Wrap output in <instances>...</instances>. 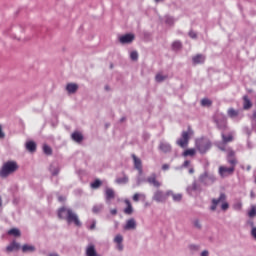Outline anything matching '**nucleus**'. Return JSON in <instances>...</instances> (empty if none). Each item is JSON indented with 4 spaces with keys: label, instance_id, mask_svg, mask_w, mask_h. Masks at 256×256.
<instances>
[{
    "label": "nucleus",
    "instance_id": "nucleus-1",
    "mask_svg": "<svg viewBox=\"0 0 256 256\" xmlns=\"http://www.w3.org/2000/svg\"><path fill=\"white\" fill-rule=\"evenodd\" d=\"M58 217L59 219H64L65 221H67L69 225L73 223L74 225H76V227H81V221L79 220V216L71 208H67L65 206L61 207L58 210Z\"/></svg>",
    "mask_w": 256,
    "mask_h": 256
},
{
    "label": "nucleus",
    "instance_id": "nucleus-2",
    "mask_svg": "<svg viewBox=\"0 0 256 256\" xmlns=\"http://www.w3.org/2000/svg\"><path fill=\"white\" fill-rule=\"evenodd\" d=\"M17 171H19V164H17L16 161H7L0 169V177L1 179H7L9 175H13V173H17Z\"/></svg>",
    "mask_w": 256,
    "mask_h": 256
},
{
    "label": "nucleus",
    "instance_id": "nucleus-3",
    "mask_svg": "<svg viewBox=\"0 0 256 256\" xmlns=\"http://www.w3.org/2000/svg\"><path fill=\"white\" fill-rule=\"evenodd\" d=\"M196 147L200 153H207L211 149V141L207 138L196 140Z\"/></svg>",
    "mask_w": 256,
    "mask_h": 256
},
{
    "label": "nucleus",
    "instance_id": "nucleus-4",
    "mask_svg": "<svg viewBox=\"0 0 256 256\" xmlns=\"http://www.w3.org/2000/svg\"><path fill=\"white\" fill-rule=\"evenodd\" d=\"M192 135L193 130L189 127L188 131L182 132V138L177 140V145H179V147H182V149H185V147L189 145V137H191Z\"/></svg>",
    "mask_w": 256,
    "mask_h": 256
},
{
    "label": "nucleus",
    "instance_id": "nucleus-5",
    "mask_svg": "<svg viewBox=\"0 0 256 256\" xmlns=\"http://www.w3.org/2000/svg\"><path fill=\"white\" fill-rule=\"evenodd\" d=\"M216 178L213 174H210L209 172H204L199 176V182L202 183V185H213L215 183Z\"/></svg>",
    "mask_w": 256,
    "mask_h": 256
},
{
    "label": "nucleus",
    "instance_id": "nucleus-6",
    "mask_svg": "<svg viewBox=\"0 0 256 256\" xmlns=\"http://www.w3.org/2000/svg\"><path fill=\"white\" fill-rule=\"evenodd\" d=\"M167 193L163 192L162 190H156L153 195V201H156V203H165L167 201Z\"/></svg>",
    "mask_w": 256,
    "mask_h": 256
},
{
    "label": "nucleus",
    "instance_id": "nucleus-7",
    "mask_svg": "<svg viewBox=\"0 0 256 256\" xmlns=\"http://www.w3.org/2000/svg\"><path fill=\"white\" fill-rule=\"evenodd\" d=\"M235 173V166L231 165V167L227 168L225 166L219 167V175L221 177H227L228 175H233Z\"/></svg>",
    "mask_w": 256,
    "mask_h": 256
},
{
    "label": "nucleus",
    "instance_id": "nucleus-8",
    "mask_svg": "<svg viewBox=\"0 0 256 256\" xmlns=\"http://www.w3.org/2000/svg\"><path fill=\"white\" fill-rule=\"evenodd\" d=\"M224 201H227V196L225 193H221L218 199L212 200L211 211H215L217 209V205H221Z\"/></svg>",
    "mask_w": 256,
    "mask_h": 256
},
{
    "label": "nucleus",
    "instance_id": "nucleus-9",
    "mask_svg": "<svg viewBox=\"0 0 256 256\" xmlns=\"http://www.w3.org/2000/svg\"><path fill=\"white\" fill-rule=\"evenodd\" d=\"M121 45H129L132 41H135L134 34H125L119 37Z\"/></svg>",
    "mask_w": 256,
    "mask_h": 256
},
{
    "label": "nucleus",
    "instance_id": "nucleus-10",
    "mask_svg": "<svg viewBox=\"0 0 256 256\" xmlns=\"http://www.w3.org/2000/svg\"><path fill=\"white\" fill-rule=\"evenodd\" d=\"M166 195H168V197H172V200L174 201V203H181L183 201L182 193H175L172 190H168L166 192Z\"/></svg>",
    "mask_w": 256,
    "mask_h": 256
},
{
    "label": "nucleus",
    "instance_id": "nucleus-11",
    "mask_svg": "<svg viewBox=\"0 0 256 256\" xmlns=\"http://www.w3.org/2000/svg\"><path fill=\"white\" fill-rule=\"evenodd\" d=\"M86 256H102L101 254L97 253V249L95 248V244L90 243L87 245L85 250Z\"/></svg>",
    "mask_w": 256,
    "mask_h": 256
},
{
    "label": "nucleus",
    "instance_id": "nucleus-12",
    "mask_svg": "<svg viewBox=\"0 0 256 256\" xmlns=\"http://www.w3.org/2000/svg\"><path fill=\"white\" fill-rule=\"evenodd\" d=\"M137 229V221H135V218H131L126 221V224L124 225L125 231H135Z\"/></svg>",
    "mask_w": 256,
    "mask_h": 256
},
{
    "label": "nucleus",
    "instance_id": "nucleus-13",
    "mask_svg": "<svg viewBox=\"0 0 256 256\" xmlns=\"http://www.w3.org/2000/svg\"><path fill=\"white\" fill-rule=\"evenodd\" d=\"M65 89H66L68 95H75V93H77V91H79V84H77V83H68L66 85Z\"/></svg>",
    "mask_w": 256,
    "mask_h": 256
},
{
    "label": "nucleus",
    "instance_id": "nucleus-14",
    "mask_svg": "<svg viewBox=\"0 0 256 256\" xmlns=\"http://www.w3.org/2000/svg\"><path fill=\"white\" fill-rule=\"evenodd\" d=\"M132 159L134 161L135 169H137V171H139V174L142 175L143 174V164L141 162V159H139L137 156H135V154L132 155Z\"/></svg>",
    "mask_w": 256,
    "mask_h": 256
},
{
    "label": "nucleus",
    "instance_id": "nucleus-15",
    "mask_svg": "<svg viewBox=\"0 0 256 256\" xmlns=\"http://www.w3.org/2000/svg\"><path fill=\"white\" fill-rule=\"evenodd\" d=\"M147 183H149V185H153V187L159 188L161 187V182H159L157 180V175L156 174H152L151 176H149L146 179Z\"/></svg>",
    "mask_w": 256,
    "mask_h": 256
},
{
    "label": "nucleus",
    "instance_id": "nucleus-16",
    "mask_svg": "<svg viewBox=\"0 0 256 256\" xmlns=\"http://www.w3.org/2000/svg\"><path fill=\"white\" fill-rule=\"evenodd\" d=\"M186 191L189 193V195H191L193 191H201V184L197 183V181H194L192 185L187 187Z\"/></svg>",
    "mask_w": 256,
    "mask_h": 256
},
{
    "label": "nucleus",
    "instance_id": "nucleus-17",
    "mask_svg": "<svg viewBox=\"0 0 256 256\" xmlns=\"http://www.w3.org/2000/svg\"><path fill=\"white\" fill-rule=\"evenodd\" d=\"M19 249H21V245L14 241L6 247V253H13V251H19Z\"/></svg>",
    "mask_w": 256,
    "mask_h": 256
},
{
    "label": "nucleus",
    "instance_id": "nucleus-18",
    "mask_svg": "<svg viewBox=\"0 0 256 256\" xmlns=\"http://www.w3.org/2000/svg\"><path fill=\"white\" fill-rule=\"evenodd\" d=\"M227 161L230 163V165H237V159L235 158V151L229 150L228 156H227Z\"/></svg>",
    "mask_w": 256,
    "mask_h": 256
},
{
    "label": "nucleus",
    "instance_id": "nucleus-19",
    "mask_svg": "<svg viewBox=\"0 0 256 256\" xmlns=\"http://www.w3.org/2000/svg\"><path fill=\"white\" fill-rule=\"evenodd\" d=\"M26 149L30 153H35L37 151V144L34 141L26 142Z\"/></svg>",
    "mask_w": 256,
    "mask_h": 256
},
{
    "label": "nucleus",
    "instance_id": "nucleus-20",
    "mask_svg": "<svg viewBox=\"0 0 256 256\" xmlns=\"http://www.w3.org/2000/svg\"><path fill=\"white\" fill-rule=\"evenodd\" d=\"M71 139L75 141L76 143H81L83 141V134L81 132H74L71 135Z\"/></svg>",
    "mask_w": 256,
    "mask_h": 256
},
{
    "label": "nucleus",
    "instance_id": "nucleus-21",
    "mask_svg": "<svg viewBox=\"0 0 256 256\" xmlns=\"http://www.w3.org/2000/svg\"><path fill=\"white\" fill-rule=\"evenodd\" d=\"M192 61L195 64H203L205 63V56L203 54H197L192 58Z\"/></svg>",
    "mask_w": 256,
    "mask_h": 256
},
{
    "label": "nucleus",
    "instance_id": "nucleus-22",
    "mask_svg": "<svg viewBox=\"0 0 256 256\" xmlns=\"http://www.w3.org/2000/svg\"><path fill=\"white\" fill-rule=\"evenodd\" d=\"M35 251H36V248L33 245L24 244L22 246V252L24 253H35Z\"/></svg>",
    "mask_w": 256,
    "mask_h": 256
},
{
    "label": "nucleus",
    "instance_id": "nucleus-23",
    "mask_svg": "<svg viewBox=\"0 0 256 256\" xmlns=\"http://www.w3.org/2000/svg\"><path fill=\"white\" fill-rule=\"evenodd\" d=\"M159 149L160 151H162V153H169L171 151V145L165 142H161L159 145Z\"/></svg>",
    "mask_w": 256,
    "mask_h": 256
},
{
    "label": "nucleus",
    "instance_id": "nucleus-24",
    "mask_svg": "<svg viewBox=\"0 0 256 256\" xmlns=\"http://www.w3.org/2000/svg\"><path fill=\"white\" fill-rule=\"evenodd\" d=\"M106 201H111V199H115V191L111 188H106Z\"/></svg>",
    "mask_w": 256,
    "mask_h": 256
},
{
    "label": "nucleus",
    "instance_id": "nucleus-25",
    "mask_svg": "<svg viewBox=\"0 0 256 256\" xmlns=\"http://www.w3.org/2000/svg\"><path fill=\"white\" fill-rule=\"evenodd\" d=\"M127 207L124 209L126 215H133V206L129 200H125Z\"/></svg>",
    "mask_w": 256,
    "mask_h": 256
},
{
    "label": "nucleus",
    "instance_id": "nucleus-26",
    "mask_svg": "<svg viewBox=\"0 0 256 256\" xmlns=\"http://www.w3.org/2000/svg\"><path fill=\"white\" fill-rule=\"evenodd\" d=\"M243 108L244 109H251V107H253V104L251 103V100L249 99V97L244 96L243 97Z\"/></svg>",
    "mask_w": 256,
    "mask_h": 256
},
{
    "label": "nucleus",
    "instance_id": "nucleus-27",
    "mask_svg": "<svg viewBox=\"0 0 256 256\" xmlns=\"http://www.w3.org/2000/svg\"><path fill=\"white\" fill-rule=\"evenodd\" d=\"M182 48H183V44H181V41H174L172 43L173 51H181Z\"/></svg>",
    "mask_w": 256,
    "mask_h": 256
},
{
    "label": "nucleus",
    "instance_id": "nucleus-28",
    "mask_svg": "<svg viewBox=\"0 0 256 256\" xmlns=\"http://www.w3.org/2000/svg\"><path fill=\"white\" fill-rule=\"evenodd\" d=\"M192 224H193V227L195 229H198V231H201L203 229V225L201 224V220H199L198 218L194 219Z\"/></svg>",
    "mask_w": 256,
    "mask_h": 256
},
{
    "label": "nucleus",
    "instance_id": "nucleus-29",
    "mask_svg": "<svg viewBox=\"0 0 256 256\" xmlns=\"http://www.w3.org/2000/svg\"><path fill=\"white\" fill-rule=\"evenodd\" d=\"M8 235H13V237H21V231L17 228H12L8 231Z\"/></svg>",
    "mask_w": 256,
    "mask_h": 256
},
{
    "label": "nucleus",
    "instance_id": "nucleus-30",
    "mask_svg": "<svg viewBox=\"0 0 256 256\" xmlns=\"http://www.w3.org/2000/svg\"><path fill=\"white\" fill-rule=\"evenodd\" d=\"M101 185H103V182H101V180L96 179L93 183H91L90 187L92 189H99V187H101Z\"/></svg>",
    "mask_w": 256,
    "mask_h": 256
},
{
    "label": "nucleus",
    "instance_id": "nucleus-31",
    "mask_svg": "<svg viewBox=\"0 0 256 256\" xmlns=\"http://www.w3.org/2000/svg\"><path fill=\"white\" fill-rule=\"evenodd\" d=\"M43 151L45 155H53V149H51V147L47 144L43 145Z\"/></svg>",
    "mask_w": 256,
    "mask_h": 256
},
{
    "label": "nucleus",
    "instance_id": "nucleus-32",
    "mask_svg": "<svg viewBox=\"0 0 256 256\" xmlns=\"http://www.w3.org/2000/svg\"><path fill=\"white\" fill-rule=\"evenodd\" d=\"M128 182H129V178L127 176H123L122 178L116 179V183H118V185H123Z\"/></svg>",
    "mask_w": 256,
    "mask_h": 256
},
{
    "label": "nucleus",
    "instance_id": "nucleus-33",
    "mask_svg": "<svg viewBox=\"0 0 256 256\" xmlns=\"http://www.w3.org/2000/svg\"><path fill=\"white\" fill-rule=\"evenodd\" d=\"M228 115L232 118L235 119V117H237L239 115V112L233 108H230L228 110Z\"/></svg>",
    "mask_w": 256,
    "mask_h": 256
},
{
    "label": "nucleus",
    "instance_id": "nucleus-34",
    "mask_svg": "<svg viewBox=\"0 0 256 256\" xmlns=\"http://www.w3.org/2000/svg\"><path fill=\"white\" fill-rule=\"evenodd\" d=\"M195 149H188L183 152L184 157H193L195 155Z\"/></svg>",
    "mask_w": 256,
    "mask_h": 256
},
{
    "label": "nucleus",
    "instance_id": "nucleus-35",
    "mask_svg": "<svg viewBox=\"0 0 256 256\" xmlns=\"http://www.w3.org/2000/svg\"><path fill=\"white\" fill-rule=\"evenodd\" d=\"M188 248H189V250H190L192 253H197V252L200 251L201 246L192 244V245H189Z\"/></svg>",
    "mask_w": 256,
    "mask_h": 256
},
{
    "label": "nucleus",
    "instance_id": "nucleus-36",
    "mask_svg": "<svg viewBox=\"0 0 256 256\" xmlns=\"http://www.w3.org/2000/svg\"><path fill=\"white\" fill-rule=\"evenodd\" d=\"M222 141L223 143H231V141H233V135L229 134L225 136V134H222Z\"/></svg>",
    "mask_w": 256,
    "mask_h": 256
},
{
    "label": "nucleus",
    "instance_id": "nucleus-37",
    "mask_svg": "<svg viewBox=\"0 0 256 256\" xmlns=\"http://www.w3.org/2000/svg\"><path fill=\"white\" fill-rule=\"evenodd\" d=\"M213 102H211V100H209L208 98H203L201 100V105L202 107H211Z\"/></svg>",
    "mask_w": 256,
    "mask_h": 256
},
{
    "label": "nucleus",
    "instance_id": "nucleus-38",
    "mask_svg": "<svg viewBox=\"0 0 256 256\" xmlns=\"http://www.w3.org/2000/svg\"><path fill=\"white\" fill-rule=\"evenodd\" d=\"M248 217L250 219H253V217H256V206L252 205L250 211L248 212Z\"/></svg>",
    "mask_w": 256,
    "mask_h": 256
},
{
    "label": "nucleus",
    "instance_id": "nucleus-39",
    "mask_svg": "<svg viewBox=\"0 0 256 256\" xmlns=\"http://www.w3.org/2000/svg\"><path fill=\"white\" fill-rule=\"evenodd\" d=\"M92 211H93V213H95V214L101 213V211H103V205H102V204L95 205V206L92 208Z\"/></svg>",
    "mask_w": 256,
    "mask_h": 256
},
{
    "label": "nucleus",
    "instance_id": "nucleus-40",
    "mask_svg": "<svg viewBox=\"0 0 256 256\" xmlns=\"http://www.w3.org/2000/svg\"><path fill=\"white\" fill-rule=\"evenodd\" d=\"M130 59L132 61H137V59H139V53H137V51H132L130 53Z\"/></svg>",
    "mask_w": 256,
    "mask_h": 256
},
{
    "label": "nucleus",
    "instance_id": "nucleus-41",
    "mask_svg": "<svg viewBox=\"0 0 256 256\" xmlns=\"http://www.w3.org/2000/svg\"><path fill=\"white\" fill-rule=\"evenodd\" d=\"M165 23L166 25H173L175 23V19H173L171 16H166Z\"/></svg>",
    "mask_w": 256,
    "mask_h": 256
},
{
    "label": "nucleus",
    "instance_id": "nucleus-42",
    "mask_svg": "<svg viewBox=\"0 0 256 256\" xmlns=\"http://www.w3.org/2000/svg\"><path fill=\"white\" fill-rule=\"evenodd\" d=\"M216 124L218 125L219 129H225V125H227V122L225 119H223L221 122H219V120H216Z\"/></svg>",
    "mask_w": 256,
    "mask_h": 256
},
{
    "label": "nucleus",
    "instance_id": "nucleus-43",
    "mask_svg": "<svg viewBox=\"0 0 256 256\" xmlns=\"http://www.w3.org/2000/svg\"><path fill=\"white\" fill-rule=\"evenodd\" d=\"M165 79H167V76H163L162 74H157L156 75L157 83H162V81H165Z\"/></svg>",
    "mask_w": 256,
    "mask_h": 256
},
{
    "label": "nucleus",
    "instance_id": "nucleus-44",
    "mask_svg": "<svg viewBox=\"0 0 256 256\" xmlns=\"http://www.w3.org/2000/svg\"><path fill=\"white\" fill-rule=\"evenodd\" d=\"M114 243H123V236L121 234H117L116 237L114 238Z\"/></svg>",
    "mask_w": 256,
    "mask_h": 256
},
{
    "label": "nucleus",
    "instance_id": "nucleus-45",
    "mask_svg": "<svg viewBox=\"0 0 256 256\" xmlns=\"http://www.w3.org/2000/svg\"><path fill=\"white\" fill-rule=\"evenodd\" d=\"M50 171H51L52 175H59L60 169H59V167L54 168L53 166H51Z\"/></svg>",
    "mask_w": 256,
    "mask_h": 256
},
{
    "label": "nucleus",
    "instance_id": "nucleus-46",
    "mask_svg": "<svg viewBox=\"0 0 256 256\" xmlns=\"http://www.w3.org/2000/svg\"><path fill=\"white\" fill-rule=\"evenodd\" d=\"M221 209L222 211H227V209H229V203H227L226 200L221 204Z\"/></svg>",
    "mask_w": 256,
    "mask_h": 256
},
{
    "label": "nucleus",
    "instance_id": "nucleus-47",
    "mask_svg": "<svg viewBox=\"0 0 256 256\" xmlns=\"http://www.w3.org/2000/svg\"><path fill=\"white\" fill-rule=\"evenodd\" d=\"M189 37H191V39H197V33H195L193 30H191L189 32Z\"/></svg>",
    "mask_w": 256,
    "mask_h": 256
},
{
    "label": "nucleus",
    "instance_id": "nucleus-48",
    "mask_svg": "<svg viewBox=\"0 0 256 256\" xmlns=\"http://www.w3.org/2000/svg\"><path fill=\"white\" fill-rule=\"evenodd\" d=\"M0 139H5V132H3V126L0 125Z\"/></svg>",
    "mask_w": 256,
    "mask_h": 256
},
{
    "label": "nucleus",
    "instance_id": "nucleus-49",
    "mask_svg": "<svg viewBox=\"0 0 256 256\" xmlns=\"http://www.w3.org/2000/svg\"><path fill=\"white\" fill-rule=\"evenodd\" d=\"M139 197H141V194H139V193L134 194L133 201H135L137 203V201H139Z\"/></svg>",
    "mask_w": 256,
    "mask_h": 256
},
{
    "label": "nucleus",
    "instance_id": "nucleus-50",
    "mask_svg": "<svg viewBox=\"0 0 256 256\" xmlns=\"http://www.w3.org/2000/svg\"><path fill=\"white\" fill-rule=\"evenodd\" d=\"M200 256H210L209 250H203V251L200 253Z\"/></svg>",
    "mask_w": 256,
    "mask_h": 256
},
{
    "label": "nucleus",
    "instance_id": "nucleus-51",
    "mask_svg": "<svg viewBox=\"0 0 256 256\" xmlns=\"http://www.w3.org/2000/svg\"><path fill=\"white\" fill-rule=\"evenodd\" d=\"M251 235L256 240V227H253V229L251 230Z\"/></svg>",
    "mask_w": 256,
    "mask_h": 256
},
{
    "label": "nucleus",
    "instance_id": "nucleus-52",
    "mask_svg": "<svg viewBox=\"0 0 256 256\" xmlns=\"http://www.w3.org/2000/svg\"><path fill=\"white\" fill-rule=\"evenodd\" d=\"M118 251H123V242L117 244Z\"/></svg>",
    "mask_w": 256,
    "mask_h": 256
},
{
    "label": "nucleus",
    "instance_id": "nucleus-53",
    "mask_svg": "<svg viewBox=\"0 0 256 256\" xmlns=\"http://www.w3.org/2000/svg\"><path fill=\"white\" fill-rule=\"evenodd\" d=\"M248 225H250L253 229V227H255V223L253 222V220H248Z\"/></svg>",
    "mask_w": 256,
    "mask_h": 256
},
{
    "label": "nucleus",
    "instance_id": "nucleus-54",
    "mask_svg": "<svg viewBox=\"0 0 256 256\" xmlns=\"http://www.w3.org/2000/svg\"><path fill=\"white\" fill-rule=\"evenodd\" d=\"M189 165H191V162L186 160L184 163H183V167H189Z\"/></svg>",
    "mask_w": 256,
    "mask_h": 256
},
{
    "label": "nucleus",
    "instance_id": "nucleus-55",
    "mask_svg": "<svg viewBox=\"0 0 256 256\" xmlns=\"http://www.w3.org/2000/svg\"><path fill=\"white\" fill-rule=\"evenodd\" d=\"M163 171H167L169 169V164H164L162 166Z\"/></svg>",
    "mask_w": 256,
    "mask_h": 256
},
{
    "label": "nucleus",
    "instance_id": "nucleus-56",
    "mask_svg": "<svg viewBox=\"0 0 256 256\" xmlns=\"http://www.w3.org/2000/svg\"><path fill=\"white\" fill-rule=\"evenodd\" d=\"M111 215H117V209L110 210Z\"/></svg>",
    "mask_w": 256,
    "mask_h": 256
},
{
    "label": "nucleus",
    "instance_id": "nucleus-57",
    "mask_svg": "<svg viewBox=\"0 0 256 256\" xmlns=\"http://www.w3.org/2000/svg\"><path fill=\"white\" fill-rule=\"evenodd\" d=\"M95 227H96V222L94 221V222L92 223V225L90 226V229L93 230V229H95Z\"/></svg>",
    "mask_w": 256,
    "mask_h": 256
},
{
    "label": "nucleus",
    "instance_id": "nucleus-58",
    "mask_svg": "<svg viewBox=\"0 0 256 256\" xmlns=\"http://www.w3.org/2000/svg\"><path fill=\"white\" fill-rule=\"evenodd\" d=\"M250 197H251V199H255V192L251 191L250 192Z\"/></svg>",
    "mask_w": 256,
    "mask_h": 256
},
{
    "label": "nucleus",
    "instance_id": "nucleus-59",
    "mask_svg": "<svg viewBox=\"0 0 256 256\" xmlns=\"http://www.w3.org/2000/svg\"><path fill=\"white\" fill-rule=\"evenodd\" d=\"M189 173H190L191 175H193V173H195V170H194L193 168H190V169H189Z\"/></svg>",
    "mask_w": 256,
    "mask_h": 256
},
{
    "label": "nucleus",
    "instance_id": "nucleus-60",
    "mask_svg": "<svg viewBox=\"0 0 256 256\" xmlns=\"http://www.w3.org/2000/svg\"><path fill=\"white\" fill-rule=\"evenodd\" d=\"M58 201H65V198H64L63 196H60V197L58 198Z\"/></svg>",
    "mask_w": 256,
    "mask_h": 256
},
{
    "label": "nucleus",
    "instance_id": "nucleus-61",
    "mask_svg": "<svg viewBox=\"0 0 256 256\" xmlns=\"http://www.w3.org/2000/svg\"><path fill=\"white\" fill-rule=\"evenodd\" d=\"M0 207H3V199L0 196Z\"/></svg>",
    "mask_w": 256,
    "mask_h": 256
},
{
    "label": "nucleus",
    "instance_id": "nucleus-62",
    "mask_svg": "<svg viewBox=\"0 0 256 256\" xmlns=\"http://www.w3.org/2000/svg\"><path fill=\"white\" fill-rule=\"evenodd\" d=\"M253 119H254V121H256V111H254V113H253Z\"/></svg>",
    "mask_w": 256,
    "mask_h": 256
},
{
    "label": "nucleus",
    "instance_id": "nucleus-63",
    "mask_svg": "<svg viewBox=\"0 0 256 256\" xmlns=\"http://www.w3.org/2000/svg\"><path fill=\"white\" fill-rule=\"evenodd\" d=\"M155 3H160V1H163V0H154Z\"/></svg>",
    "mask_w": 256,
    "mask_h": 256
},
{
    "label": "nucleus",
    "instance_id": "nucleus-64",
    "mask_svg": "<svg viewBox=\"0 0 256 256\" xmlns=\"http://www.w3.org/2000/svg\"><path fill=\"white\" fill-rule=\"evenodd\" d=\"M137 185H141V180H138Z\"/></svg>",
    "mask_w": 256,
    "mask_h": 256
}]
</instances>
